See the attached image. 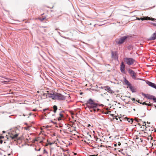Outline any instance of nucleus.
Returning <instances> with one entry per match:
<instances>
[{"instance_id":"nucleus-11","label":"nucleus","mask_w":156,"mask_h":156,"mask_svg":"<svg viewBox=\"0 0 156 156\" xmlns=\"http://www.w3.org/2000/svg\"><path fill=\"white\" fill-rule=\"evenodd\" d=\"M146 82L150 86L156 89V85L155 84L148 80H147Z\"/></svg>"},{"instance_id":"nucleus-23","label":"nucleus","mask_w":156,"mask_h":156,"mask_svg":"<svg viewBox=\"0 0 156 156\" xmlns=\"http://www.w3.org/2000/svg\"><path fill=\"white\" fill-rule=\"evenodd\" d=\"M105 87H105H100V88H101L102 89H104V90H105V89H106V88H104Z\"/></svg>"},{"instance_id":"nucleus-12","label":"nucleus","mask_w":156,"mask_h":156,"mask_svg":"<svg viewBox=\"0 0 156 156\" xmlns=\"http://www.w3.org/2000/svg\"><path fill=\"white\" fill-rule=\"evenodd\" d=\"M104 88H106L105 90L111 94H113L114 93V91L113 90L108 86H106Z\"/></svg>"},{"instance_id":"nucleus-28","label":"nucleus","mask_w":156,"mask_h":156,"mask_svg":"<svg viewBox=\"0 0 156 156\" xmlns=\"http://www.w3.org/2000/svg\"><path fill=\"white\" fill-rule=\"evenodd\" d=\"M4 136H0V139H1L2 138H4Z\"/></svg>"},{"instance_id":"nucleus-50","label":"nucleus","mask_w":156,"mask_h":156,"mask_svg":"<svg viewBox=\"0 0 156 156\" xmlns=\"http://www.w3.org/2000/svg\"><path fill=\"white\" fill-rule=\"evenodd\" d=\"M156 20V19H155Z\"/></svg>"},{"instance_id":"nucleus-40","label":"nucleus","mask_w":156,"mask_h":156,"mask_svg":"<svg viewBox=\"0 0 156 156\" xmlns=\"http://www.w3.org/2000/svg\"><path fill=\"white\" fill-rule=\"evenodd\" d=\"M76 153H74V155H76Z\"/></svg>"},{"instance_id":"nucleus-35","label":"nucleus","mask_w":156,"mask_h":156,"mask_svg":"<svg viewBox=\"0 0 156 156\" xmlns=\"http://www.w3.org/2000/svg\"><path fill=\"white\" fill-rule=\"evenodd\" d=\"M98 139H99L98 138H96V141H97V140H98Z\"/></svg>"},{"instance_id":"nucleus-39","label":"nucleus","mask_w":156,"mask_h":156,"mask_svg":"<svg viewBox=\"0 0 156 156\" xmlns=\"http://www.w3.org/2000/svg\"><path fill=\"white\" fill-rule=\"evenodd\" d=\"M114 145H115V146H117V144H115Z\"/></svg>"},{"instance_id":"nucleus-49","label":"nucleus","mask_w":156,"mask_h":156,"mask_svg":"<svg viewBox=\"0 0 156 156\" xmlns=\"http://www.w3.org/2000/svg\"><path fill=\"white\" fill-rule=\"evenodd\" d=\"M144 123H145V125H146V124H145V123H146L145 122H144Z\"/></svg>"},{"instance_id":"nucleus-13","label":"nucleus","mask_w":156,"mask_h":156,"mask_svg":"<svg viewBox=\"0 0 156 156\" xmlns=\"http://www.w3.org/2000/svg\"><path fill=\"white\" fill-rule=\"evenodd\" d=\"M48 94V97L50 98H51L53 100H55V93H49V91H47Z\"/></svg>"},{"instance_id":"nucleus-16","label":"nucleus","mask_w":156,"mask_h":156,"mask_svg":"<svg viewBox=\"0 0 156 156\" xmlns=\"http://www.w3.org/2000/svg\"><path fill=\"white\" fill-rule=\"evenodd\" d=\"M85 136L86 137L88 140H89L91 138V136L90 134H89V133H87V134Z\"/></svg>"},{"instance_id":"nucleus-7","label":"nucleus","mask_w":156,"mask_h":156,"mask_svg":"<svg viewBox=\"0 0 156 156\" xmlns=\"http://www.w3.org/2000/svg\"><path fill=\"white\" fill-rule=\"evenodd\" d=\"M136 20H141L142 21L144 20H151L152 21L154 20V19L153 18H150L149 17H144L143 18H139L138 17H136Z\"/></svg>"},{"instance_id":"nucleus-3","label":"nucleus","mask_w":156,"mask_h":156,"mask_svg":"<svg viewBox=\"0 0 156 156\" xmlns=\"http://www.w3.org/2000/svg\"><path fill=\"white\" fill-rule=\"evenodd\" d=\"M66 99L65 97L60 94L55 93V100H64Z\"/></svg>"},{"instance_id":"nucleus-22","label":"nucleus","mask_w":156,"mask_h":156,"mask_svg":"<svg viewBox=\"0 0 156 156\" xmlns=\"http://www.w3.org/2000/svg\"><path fill=\"white\" fill-rule=\"evenodd\" d=\"M59 115H60V116L61 117H63V115L62 114L61 112H60L59 113Z\"/></svg>"},{"instance_id":"nucleus-24","label":"nucleus","mask_w":156,"mask_h":156,"mask_svg":"<svg viewBox=\"0 0 156 156\" xmlns=\"http://www.w3.org/2000/svg\"><path fill=\"white\" fill-rule=\"evenodd\" d=\"M43 152H44V153H47V154L48 153L47 151L45 149H44V150Z\"/></svg>"},{"instance_id":"nucleus-5","label":"nucleus","mask_w":156,"mask_h":156,"mask_svg":"<svg viewBox=\"0 0 156 156\" xmlns=\"http://www.w3.org/2000/svg\"><path fill=\"white\" fill-rule=\"evenodd\" d=\"M15 133V131H13L12 133H9V134L10 136V137L12 139H16L18 135V134Z\"/></svg>"},{"instance_id":"nucleus-43","label":"nucleus","mask_w":156,"mask_h":156,"mask_svg":"<svg viewBox=\"0 0 156 156\" xmlns=\"http://www.w3.org/2000/svg\"><path fill=\"white\" fill-rule=\"evenodd\" d=\"M34 141H37V140L36 139H35Z\"/></svg>"},{"instance_id":"nucleus-42","label":"nucleus","mask_w":156,"mask_h":156,"mask_svg":"<svg viewBox=\"0 0 156 156\" xmlns=\"http://www.w3.org/2000/svg\"><path fill=\"white\" fill-rule=\"evenodd\" d=\"M3 133H5V131H3Z\"/></svg>"},{"instance_id":"nucleus-1","label":"nucleus","mask_w":156,"mask_h":156,"mask_svg":"<svg viewBox=\"0 0 156 156\" xmlns=\"http://www.w3.org/2000/svg\"><path fill=\"white\" fill-rule=\"evenodd\" d=\"M87 107L89 109H93V110H90V112H92L93 111L94 112H98L100 109L98 108L99 105L98 104L95 103L94 101L91 99H90L87 101L86 103ZM99 105V106H101Z\"/></svg>"},{"instance_id":"nucleus-18","label":"nucleus","mask_w":156,"mask_h":156,"mask_svg":"<svg viewBox=\"0 0 156 156\" xmlns=\"http://www.w3.org/2000/svg\"><path fill=\"white\" fill-rule=\"evenodd\" d=\"M125 119H127V121L129 122L132 123L133 122V120L132 119H130L129 118H128L127 117H126Z\"/></svg>"},{"instance_id":"nucleus-4","label":"nucleus","mask_w":156,"mask_h":156,"mask_svg":"<svg viewBox=\"0 0 156 156\" xmlns=\"http://www.w3.org/2000/svg\"><path fill=\"white\" fill-rule=\"evenodd\" d=\"M127 71L128 72V73L130 75L132 78L134 80L136 79V74H135L134 71L130 69H128Z\"/></svg>"},{"instance_id":"nucleus-19","label":"nucleus","mask_w":156,"mask_h":156,"mask_svg":"<svg viewBox=\"0 0 156 156\" xmlns=\"http://www.w3.org/2000/svg\"><path fill=\"white\" fill-rule=\"evenodd\" d=\"M140 104H142L143 105H145L149 106H151L152 105V104H147V103H146L145 102H144L143 103L140 102Z\"/></svg>"},{"instance_id":"nucleus-33","label":"nucleus","mask_w":156,"mask_h":156,"mask_svg":"<svg viewBox=\"0 0 156 156\" xmlns=\"http://www.w3.org/2000/svg\"><path fill=\"white\" fill-rule=\"evenodd\" d=\"M48 109V108H47H47H46V109H44L43 110H44V111H45L46 110H47Z\"/></svg>"},{"instance_id":"nucleus-30","label":"nucleus","mask_w":156,"mask_h":156,"mask_svg":"<svg viewBox=\"0 0 156 156\" xmlns=\"http://www.w3.org/2000/svg\"><path fill=\"white\" fill-rule=\"evenodd\" d=\"M90 156H97V155H96L94 154V155H90Z\"/></svg>"},{"instance_id":"nucleus-41","label":"nucleus","mask_w":156,"mask_h":156,"mask_svg":"<svg viewBox=\"0 0 156 156\" xmlns=\"http://www.w3.org/2000/svg\"><path fill=\"white\" fill-rule=\"evenodd\" d=\"M43 94L44 95H45V93H43Z\"/></svg>"},{"instance_id":"nucleus-15","label":"nucleus","mask_w":156,"mask_h":156,"mask_svg":"<svg viewBox=\"0 0 156 156\" xmlns=\"http://www.w3.org/2000/svg\"><path fill=\"white\" fill-rule=\"evenodd\" d=\"M46 27H41L40 28V30L42 32V33H43L44 32H46V30L45 29Z\"/></svg>"},{"instance_id":"nucleus-8","label":"nucleus","mask_w":156,"mask_h":156,"mask_svg":"<svg viewBox=\"0 0 156 156\" xmlns=\"http://www.w3.org/2000/svg\"><path fill=\"white\" fill-rule=\"evenodd\" d=\"M125 65L122 62L121 66H120V70L121 72L123 73H125Z\"/></svg>"},{"instance_id":"nucleus-10","label":"nucleus","mask_w":156,"mask_h":156,"mask_svg":"<svg viewBox=\"0 0 156 156\" xmlns=\"http://www.w3.org/2000/svg\"><path fill=\"white\" fill-rule=\"evenodd\" d=\"M128 37V36H125L121 38L117 41L118 44H121L122 43L124 40L127 38Z\"/></svg>"},{"instance_id":"nucleus-44","label":"nucleus","mask_w":156,"mask_h":156,"mask_svg":"<svg viewBox=\"0 0 156 156\" xmlns=\"http://www.w3.org/2000/svg\"><path fill=\"white\" fill-rule=\"evenodd\" d=\"M10 155V154H8V155Z\"/></svg>"},{"instance_id":"nucleus-45","label":"nucleus","mask_w":156,"mask_h":156,"mask_svg":"<svg viewBox=\"0 0 156 156\" xmlns=\"http://www.w3.org/2000/svg\"><path fill=\"white\" fill-rule=\"evenodd\" d=\"M108 72H110V70H108Z\"/></svg>"},{"instance_id":"nucleus-32","label":"nucleus","mask_w":156,"mask_h":156,"mask_svg":"<svg viewBox=\"0 0 156 156\" xmlns=\"http://www.w3.org/2000/svg\"><path fill=\"white\" fill-rule=\"evenodd\" d=\"M117 116H115V119L117 120H118V118H117Z\"/></svg>"},{"instance_id":"nucleus-27","label":"nucleus","mask_w":156,"mask_h":156,"mask_svg":"<svg viewBox=\"0 0 156 156\" xmlns=\"http://www.w3.org/2000/svg\"><path fill=\"white\" fill-rule=\"evenodd\" d=\"M45 18H41L40 19V20H41V21H43L45 19Z\"/></svg>"},{"instance_id":"nucleus-6","label":"nucleus","mask_w":156,"mask_h":156,"mask_svg":"<svg viewBox=\"0 0 156 156\" xmlns=\"http://www.w3.org/2000/svg\"><path fill=\"white\" fill-rule=\"evenodd\" d=\"M142 95L143 96H144V97L145 98H147L149 99L150 100H154V99L155 96H153L152 95H150L148 94H145L144 93H143Z\"/></svg>"},{"instance_id":"nucleus-48","label":"nucleus","mask_w":156,"mask_h":156,"mask_svg":"<svg viewBox=\"0 0 156 156\" xmlns=\"http://www.w3.org/2000/svg\"><path fill=\"white\" fill-rule=\"evenodd\" d=\"M80 94H82V93H80Z\"/></svg>"},{"instance_id":"nucleus-17","label":"nucleus","mask_w":156,"mask_h":156,"mask_svg":"<svg viewBox=\"0 0 156 156\" xmlns=\"http://www.w3.org/2000/svg\"><path fill=\"white\" fill-rule=\"evenodd\" d=\"M124 82L126 84L128 87L130 86L131 84L129 83V81L127 80L126 78L124 79Z\"/></svg>"},{"instance_id":"nucleus-34","label":"nucleus","mask_w":156,"mask_h":156,"mask_svg":"<svg viewBox=\"0 0 156 156\" xmlns=\"http://www.w3.org/2000/svg\"><path fill=\"white\" fill-rule=\"evenodd\" d=\"M132 100L133 101H134L135 100V99L134 98H133L132 99Z\"/></svg>"},{"instance_id":"nucleus-46","label":"nucleus","mask_w":156,"mask_h":156,"mask_svg":"<svg viewBox=\"0 0 156 156\" xmlns=\"http://www.w3.org/2000/svg\"><path fill=\"white\" fill-rule=\"evenodd\" d=\"M23 115L24 116H25V115H24V114Z\"/></svg>"},{"instance_id":"nucleus-47","label":"nucleus","mask_w":156,"mask_h":156,"mask_svg":"<svg viewBox=\"0 0 156 156\" xmlns=\"http://www.w3.org/2000/svg\"><path fill=\"white\" fill-rule=\"evenodd\" d=\"M40 156H41V155H40Z\"/></svg>"},{"instance_id":"nucleus-37","label":"nucleus","mask_w":156,"mask_h":156,"mask_svg":"<svg viewBox=\"0 0 156 156\" xmlns=\"http://www.w3.org/2000/svg\"><path fill=\"white\" fill-rule=\"evenodd\" d=\"M154 106L155 107V108H156V105H154Z\"/></svg>"},{"instance_id":"nucleus-38","label":"nucleus","mask_w":156,"mask_h":156,"mask_svg":"<svg viewBox=\"0 0 156 156\" xmlns=\"http://www.w3.org/2000/svg\"><path fill=\"white\" fill-rule=\"evenodd\" d=\"M154 106L155 107V108H156V105H154Z\"/></svg>"},{"instance_id":"nucleus-21","label":"nucleus","mask_w":156,"mask_h":156,"mask_svg":"<svg viewBox=\"0 0 156 156\" xmlns=\"http://www.w3.org/2000/svg\"><path fill=\"white\" fill-rule=\"evenodd\" d=\"M129 87L130 90H131L132 91V92H134V87L131 86V85H130V86H129Z\"/></svg>"},{"instance_id":"nucleus-20","label":"nucleus","mask_w":156,"mask_h":156,"mask_svg":"<svg viewBox=\"0 0 156 156\" xmlns=\"http://www.w3.org/2000/svg\"><path fill=\"white\" fill-rule=\"evenodd\" d=\"M53 108L54 109L53 111L54 113H55L57 109V107L56 105H54L53 107Z\"/></svg>"},{"instance_id":"nucleus-14","label":"nucleus","mask_w":156,"mask_h":156,"mask_svg":"<svg viewBox=\"0 0 156 156\" xmlns=\"http://www.w3.org/2000/svg\"><path fill=\"white\" fill-rule=\"evenodd\" d=\"M156 39V33H154L149 39L151 41H153Z\"/></svg>"},{"instance_id":"nucleus-26","label":"nucleus","mask_w":156,"mask_h":156,"mask_svg":"<svg viewBox=\"0 0 156 156\" xmlns=\"http://www.w3.org/2000/svg\"><path fill=\"white\" fill-rule=\"evenodd\" d=\"M151 24L154 26H156V23H152Z\"/></svg>"},{"instance_id":"nucleus-36","label":"nucleus","mask_w":156,"mask_h":156,"mask_svg":"<svg viewBox=\"0 0 156 156\" xmlns=\"http://www.w3.org/2000/svg\"><path fill=\"white\" fill-rule=\"evenodd\" d=\"M40 149H41V148H39V149L38 150H37V151H40Z\"/></svg>"},{"instance_id":"nucleus-31","label":"nucleus","mask_w":156,"mask_h":156,"mask_svg":"<svg viewBox=\"0 0 156 156\" xmlns=\"http://www.w3.org/2000/svg\"><path fill=\"white\" fill-rule=\"evenodd\" d=\"M58 120H61V117L58 118Z\"/></svg>"},{"instance_id":"nucleus-9","label":"nucleus","mask_w":156,"mask_h":156,"mask_svg":"<svg viewBox=\"0 0 156 156\" xmlns=\"http://www.w3.org/2000/svg\"><path fill=\"white\" fill-rule=\"evenodd\" d=\"M112 58L115 60H117L118 58V55L116 52L112 51Z\"/></svg>"},{"instance_id":"nucleus-2","label":"nucleus","mask_w":156,"mask_h":156,"mask_svg":"<svg viewBox=\"0 0 156 156\" xmlns=\"http://www.w3.org/2000/svg\"><path fill=\"white\" fill-rule=\"evenodd\" d=\"M124 61L128 65H132L135 62V60L132 58H125Z\"/></svg>"},{"instance_id":"nucleus-29","label":"nucleus","mask_w":156,"mask_h":156,"mask_svg":"<svg viewBox=\"0 0 156 156\" xmlns=\"http://www.w3.org/2000/svg\"><path fill=\"white\" fill-rule=\"evenodd\" d=\"M3 140H0V144H2V143H3Z\"/></svg>"},{"instance_id":"nucleus-25","label":"nucleus","mask_w":156,"mask_h":156,"mask_svg":"<svg viewBox=\"0 0 156 156\" xmlns=\"http://www.w3.org/2000/svg\"><path fill=\"white\" fill-rule=\"evenodd\" d=\"M153 101L154 102H156V98L155 97L154 98V99Z\"/></svg>"}]
</instances>
